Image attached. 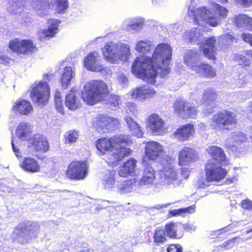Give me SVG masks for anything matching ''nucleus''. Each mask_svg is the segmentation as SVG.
Returning <instances> with one entry per match:
<instances>
[{"label":"nucleus","mask_w":252,"mask_h":252,"mask_svg":"<svg viewBox=\"0 0 252 252\" xmlns=\"http://www.w3.org/2000/svg\"><path fill=\"white\" fill-rule=\"evenodd\" d=\"M171 57L170 46L164 43L158 44L152 57L140 56L135 59L131 65V71L137 77L154 85L158 75L157 69H160L159 75L161 77L169 73V64Z\"/></svg>","instance_id":"f257e3e1"},{"label":"nucleus","mask_w":252,"mask_h":252,"mask_svg":"<svg viewBox=\"0 0 252 252\" xmlns=\"http://www.w3.org/2000/svg\"><path fill=\"white\" fill-rule=\"evenodd\" d=\"M130 142L128 135H115L110 137H104L98 139L95 142L97 150L104 155L109 151L112 154L108 158V163L117 165L123 158L130 155L132 151L126 147Z\"/></svg>","instance_id":"f03ea898"},{"label":"nucleus","mask_w":252,"mask_h":252,"mask_svg":"<svg viewBox=\"0 0 252 252\" xmlns=\"http://www.w3.org/2000/svg\"><path fill=\"white\" fill-rule=\"evenodd\" d=\"M107 99L106 104L110 108L118 107L121 103L120 97L114 94H109L107 84L100 80H93L84 86L81 98L87 104L93 105Z\"/></svg>","instance_id":"7ed1b4c3"},{"label":"nucleus","mask_w":252,"mask_h":252,"mask_svg":"<svg viewBox=\"0 0 252 252\" xmlns=\"http://www.w3.org/2000/svg\"><path fill=\"white\" fill-rule=\"evenodd\" d=\"M211 126L216 131H229L237 126L236 114L227 109L219 111L211 118Z\"/></svg>","instance_id":"20e7f679"},{"label":"nucleus","mask_w":252,"mask_h":252,"mask_svg":"<svg viewBox=\"0 0 252 252\" xmlns=\"http://www.w3.org/2000/svg\"><path fill=\"white\" fill-rule=\"evenodd\" d=\"M88 168L86 160H73L68 165L65 175L71 180H83L87 175Z\"/></svg>","instance_id":"39448f33"},{"label":"nucleus","mask_w":252,"mask_h":252,"mask_svg":"<svg viewBox=\"0 0 252 252\" xmlns=\"http://www.w3.org/2000/svg\"><path fill=\"white\" fill-rule=\"evenodd\" d=\"M8 47L17 55H32L38 50L36 44L30 39L15 38L9 41Z\"/></svg>","instance_id":"423d86ee"},{"label":"nucleus","mask_w":252,"mask_h":252,"mask_svg":"<svg viewBox=\"0 0 252 252\" xmlns=\"http://www.w3.org/2000/svg\"><path fill=\"white\" fill-rule=\"evenodd\" d=\"M120 124L119 119L104 114L98 115L92 121L93 126L103 133H109L115 130L120 126Z\"/></svg>","instance_id":"0eeeda50"},{"label":"nucleus","mask_w":252,"mask_h":252,"mask_svg":"<svg viewBox=\"0 0 252 252\" xmlns=\"http://www.w3.org/2000/svg\"><path fill=\"white\" fill-rule=\"evenodd\" d=\"M205 179L208 182H219L223 180L227 174L226 170L211 160H208L205 166Z\"/></svg>","instance_id":"6e6552de"},{"label":"nucleus","mask_w":252,"mask_h":252,"mask_svg":"<svg viewBox=\"0 0 252 252\" xmlns=\"http://www.w3.org/2000/svg\"><path fill=\"white\" fill-rule=\"evenodd\" d=\"M50 96V87L45 81H40L31 92V99L38 105L46 104Z\"/></svg>","instance_id":"1a4fd4ad"},{"label":"nucleus","mask_w":252,"mask_h":252,"mask_svg":"<svg viewBox=\"0 0 252 252\" xmlns=\"http://www.w3.org/2000/svg\"><path fill=\"white\" fill-rule=\"evenodd\" d=\"M28 147L34 152L40 153H46L50 150L46 137L40 134H34L28 140Z\"/></svg>","instance_id":"9d476101"},{"label":"nucleus","mask_w":252,"mask_h":252,"mask_svg":"<svg viewBox=\"0 0 252 252\" xmlns=\"http://www.w3.org/2000/svg\"><path fill=\"white\" fill-rule=\"evenodd\" d=\"M146 127L154 134L160 135L166 129L165 121L158 115L153 113L150 115L146 119Z\"/></svg>","instance_id":"9b49d317"},{"label":"nucleus","mask_w":252,"mask_h":252,"mask_svg":"<svg viewBox=\"0 0 252 252\" xmlns=\"http://www.w3.org/2000/svg\"><path fill=\"white\" fill-rule=\"evenodd\" d=\"M144 143L145 156L149 160H156L165 153L163 146L157 141H149Z\"/></svg>","instance_id":"f8f14e48"},{"label":"nucleus","mask_w":252,"mask_h":252,"mask_svg":"<svg viewBox=\"0 0 252 252\" xmlns=\"http://www.w3.org/2000/svg\"><path fill=\"white\" fill-rule=\"evenodd\" d=\"M190 69L203 78L212 79L217 76L216 69L206 63H193Z\"/></svg>","instance_id":"ddd939ff"},{"label":"nucleus","mask_w":252,"mask_h":252,"mask_svg":"<svg viewBox=\"0 0 252 252\" xmlns=\"http://www.w3.org/2000/svg\"><path fill=\"white\" fill-rule=\"evenodd\" d=\"M198 159V154L195 150L189 147L185 146L179 152L178 163L180 166L189 165Z\"/></svg>","instance_id":"4468645a"},{"label":"nucleus","mask_w":252,"mask_h":252,"mask_svg":"<svg viewBox=\"0 0 252 252\" xmlns=\"http://www.w3.org/2000/svg\"><path fill=\"white\" fill-rule=\"evenodd\" d=\"M174 160V158L169 155L163 156L160 159L162 174L165 178L171 180H176L177 179V173L173 167Z\"/></svg>","instance_id":"2eb2a0df"},{"label":"nucleus","mask_w":252,"mask_h":252,"mask_svg":"<svg viewBox=\"0 0 252 252\" xmlns=\"http://www.w3.org/2000/svg\"><path fill=\"white\" fill-rule=\"evenodd\" d=\"M195 132L193 125L189 123L179 126L173 133V135L179 141H186L192 136Z\"/></svg>","instance_id":"dca6fc26"},{"label":"nucleus","mask_w":252,"mask_h":252,"mask_svg":"<svg viewBox=\"0 0 252 252\" xmlns=\"http://www.w3.org/2000/svg\"><path fill=\"white\" fill-rule=\"evenodd\" d=\"M98 54L95 52H92L87 55L84 58V65L90 71L94 72L101 71L103 67L98 62Z\"/></svg>","instance_id":"f3484780"},{"label":"nucleus","mask_w":252,"mask_h":252,"mask_svg":"<svg viewBox=\"0 0 252 252\" xmlns=\"http://www.w3.org/2000/svg\"><path fill=\"white\" fill-rule=\"evenodd\" d=\"M157 93L154 89L143 85L133 90L131 96L142 101L154 97Z\"/></svg>","instance_id":"a211bd4d"},{"label":"nucleus","mask_w":252,"mask_h":252,"mask_svg":"<svg viewBox=\"0 0 252 252\" xmlns=\"http://www.w3.org/2000/svg\"><path fill=\"white\" fill-rule=\"evenodd\" d=\"M137 162V160L133 158H128L119 166L118 170V175L123 178L131 176L135 172Z\"/></svg>","instance_id":"6ab92c4d"},{"label":"nucleus","mask_w":252,"mask_h":252,"mask_svg":"<svg viewBox=\"0 0 252 252\" xmlns=\"http://www.w3.org/2000/svg\"><path fill=\"white\" fill-rule=\"evenodd\" d=\"M20 167L25 171L31 173L38 172L40 170L38 161L31 157H24L21 162Z\"/></svg>","instance_id":"aec40b11"},{"label":"nucleus","mask_w":252,"mask_h":252,"mask_svg":"<svg viewBox=\"0 0 252 252\" xmlns=\"http://www.w3.org/2000/svg\"><path fill=\"white\" fill-rule=\"evenodd\" d=\"M163 229L167 237L170 239H179L184 235L183 231L179 230L178 223L174 221L167 222Z\"/></svg>","instance_id":"412c9836"},{"label":"nucleus","mask_w":252,"mask_h":252,"mask_svg":"<svg viewBox=\"0 0 252 252\" xmlns=\"http://www.w3.org/2000/svg\"><path fill=\"white\" fill-rule=\"evenodd\" d=\"M12 109L15 113L28 115L33 110V107L30 101L20 99L14 103Z\"/></svg>","instance_id":"4be33fe9"},{"label":"nucleus","mask_w":252,"mask_h":252,"mask_svg":"<svg viewBox=\"0 0 252 252\" xmlns=\"http://www.w3.org/2000/svg\"><path fill=\"white\" fill-rule=\"evenodd\" d=\"M206 151L212 158L220 164H221L226 160L224 151L220 147L211 145L207 148Z\"/></svg>","instance_id":"5701e85b"},{"label":"nucleus","mask_w":252,"mask_h":252,"mask_svg":"<svg viewBox=\"0 0 252 252\" xmlns=\"http://www.w3.org/2000/svg\"><path fill=\"white\" fill-rule=\"evenodd\" d=\"M216 42L215 37H210L205 40L203 43V52L208 60L215 61L216 60Z\"/></svg>","instance_id":"b1692460"},{"label":"nucleus","mask_w":252,"mask_h":252,"mask_svg":"<svg viewBox=\"0 0 252 252\" xmlns=\"http://www.w3.org/2000/svg\"><path fill=\"white\" fill-rule=\"evenodd\" d=\"M232 22L238 28L246 27L252 31V18L246 14L240 13L235 15Z\"/></svg>","instance_id":"393cba45"},{"label":"nucleus","mask_w":252,"mask_h":252,"mask_svg":"<svg viewBox=\"0 0 252 252\" xmlns=\"http://www.w3.org/2000/svg\"><path fill=\"white\" fill-rule=\"evenodd\" d=\"M103 56L111 62H114L119 58L118 48L117 46L106 43L102 49Z\"/></svg>","instance_id":"a878e982"},{"label":"nucleus","mask_w":252,"mask_h":252,"mask_svg":"<svg viewBox=\"0 0 252 252\" xmlns=\"http://www.w3.org/2000/svg\"><path fill=\"white\" fill-rule=\"evenodd\" d=\"M153 243L155 246H159L167 241V237L162 227H158L153 234Z\"/></svg>","instance_id":"bb28decb"},{"label":"nucleus","mask_w":252,"mask_h":252,"mask_svg":"<svg viewBox=\"0 0 252 252\" xmlns=\"http://www.w3.org/2000/svg\"><path fill=\"white\" fill-rule=\"evenodd\" d=\"M155 179V171L153 167L147 165L144 169L143 175L140 180V184L149 185L152 184Z\"/></svg>","instance_id":"cd10ccee"},{"label":"nucleus","mask_w":252,"mask_h":252,"mask_svg":"<svg viewBox=\"0 0 252 252\" xmlns=\"http://www.w3.org/2000/svg\"><path fill=\"white\" fill-rule=\"evenodd\" d=\"M218 97L217 92L212 88L205 90L202 96V100L203 103L208 105L216 104Z\"/></svg>","instance_id":"c85d7f7f"},{"label":"nucleus","mask_w":252,"mask_h":252,"mask_svg":"<svg viewBox=\"0 0 252 252\" xmlns=\"http://www.w3.org/2000/svg\"><path fill=\"white\" fill-rule=\"evenodd\" d=\"M245 54L246 56L240 54L236 55L234 59L242 67L250 65V59L252 60V50H245Z\"/></svg>","instance_id":"c756f323"},{"label":"nucleus","mask_w":252,"mask_h":252,"mask_svg":"<svg viewBox=\"0 0 252 252\" xmlns=\"http://www.w3.org/2000/svg\"><path fill=\"white\" fill-rule=\"evenodd\" d=\"M65 104L71 110H75L79 107V103L77 101L75 92L72 90H71L66 95Z\"/></svg>","instance_id":"7c9ffc66"},{"label":"nucleus","mask_w":252,"mask_h":252,"mask_svg":"<svg viewBox=\"0 0 252 252\" xmlns=\"http://www.w3.org/2000/svg\"><path fill=\"white\" fill-rule=\"evenodd\" d=\"M125 121L129 129L132 131V133L138 137H141L143 135V132L139 125L133 119L128 116L125 117Z\"/></svg>","instance_id":"2f4dec72"},{"label":"nucleus","mask_w":252,"mask_h":252,"mask_svg":"<svg viewBox=\"0 0 252 252\" xmlns=\"http://www.w3.org/2000/svg\"><path fill=\"white\" fill-rule=\"evenodd\" d=\"M73 72L71 67L66 66L64 67L63 72L60 79V83L64 89L67 88L73 77Z\"/></svg>","instance_id":"473e14b6"},{"label":"nucleus","mask_w":252,"mask_h":252,"mask_svg":"<svg viewBox=\"0 0 252 252\" xmlns=\"http://www.w3.org/2000/svg\"><path fill=\"white\" fill-rule=\"evenodd\" d=\"M50 25L47 29H44L42 31L44 38H52L57 33L58 30V25L57 20H50Z\"/></svg>","instance_id":"72a5a7b5"},{"label":"nucleus","mask_w":252,"mask_h":252,"mask_svg":"<svg viewBox=\"0 0 252 252\" xmlns=\"http://www.w3.org/2000/svg\"><path fill=\"white\" fill-rule=\"evenodd\" d=\"M188 103L182 99H176L173 105L174 113L178 116H183Z\"/></svg>","instance_id":"f704fd0d"},{"label":"nucleus","mask_w":252,"mask_h":252,"mask_svg":"<svg viewBox=\"0 0 252 252\" xmlns=\"http://www.w3.org/2000/svg\"><path fill=\"white\" fill-rule=\"evenodd\" d=\"M154 48V46L152 45L151 42L149 40H140L137 42L135 46V50L139 52L147 53L152 51Z\"/></svg>","instance_id":"c9c22d12"},{"label":"nucleus","mask_w":252,"mask_h":252,"mask_svg":"<svg viewBox=\"0 0 252 252\" xmlns=\"http://www.w3.org/2000/svg\"><path fill=\"white\" fill-rule=\"evenodd\" d=\"M195 208V205H193L184 208L171 210L169 211L168 217H172L181 215L192 214L194 212Z\"/></svg>","instance_id":"e433bc0d"},{"label":"nucleus","mask_w":252,"mask_h":252,"mask_svg":"<svg viewBox=\"0 0 252 252\" xmlns=\"http://www.w3.org/2000/svg\"><path fill=\"white\" fill-rule=\"evenodd\" d=\"M197 107L192 106L189 102L182 117L187 118H195L197 115Z\"/></svg>","instance_id":"4c0bfd02"},{"label":"nucleus","mask_w":252,"mask_h":252,"mask_svg":"<svg viewBox=\"0 0 252 252\" xmlns=\"http://www.w3.org/2000/svg\"><path fill=\"white\" fill-rule=\"evenodd\" d=\"M213 6L215 9V12L220 19H224L227 17L228 11L226 8L217 3H215Z\"/></svg>","instance_id":"58836bf2"},{"label":"nucleus","mask_w":252,"mask_h":252,"mask_svg":"<svg viewBox=\"0 0 252 252\" xmlns=\"http://www.w3.org/2000/svg\"><path fill=\"white\" fill-rule=\"evenodd\" d=\"M78 136V134L77 131L73 130H69L67 134L64 136L65 143L70 144L75 142Z\"/></svg>","instance_id":"ea45409f"},{"label":"nucleus","mask_w":252,"mask_h":252,"mask_svg":"<svg viewBox=\"0 0 252 252\" xmlns=\"http://www.w3.org/2000/svg\"><path fill=\"white\" fill-rule=\"evenodd\" d=\"M239 238L240 237L239 236L233 237L220 245L219 247L220 248H223L224 250H228L234 246L236 240L239 239Z\"/></svg>","instance_id":"a19ab883"},{"label":"nucleus","mask_w":252,"mask_h":252,"mask_svg":"<svg viewBox=\"0 0 252 252\" xmlns=\"http://www.w3.org/2000/svg\"><path fill=\"white\" fill-rule=\"evenodd\" d=\"M115 171L111 170L105 175L104 181L107 185H113L115 182Z\"/></svg>","instance_id":"79ce46f5"},{"label":"nucleus","mask_w":252,"mask_h":252,"mask_svg":"<svg viewBox=\"0 0 252 252\" xmlns=\"http://www.w3.org/2000/svg\"><path fill=\"white\" fill-rule=\"evenodd\" d=\"M57 11L58 13H60L68 7L67 0H57Z\"/></svg>","instance_id":"37998d69"},{"label":"nucleus","mask_w":252,"mask_h":252,"mask_svg":"<svg viewBox=\"0 0 252 252\" xmlns=\"http://www.w3.org/2000/svg\"><path fill=\"white\" fill-rule=\"evenodd\" d=\"M167 252H183V248L179 244H170L167 246Z\"/></svg>","instance_id":"c03bdc74"},{"label":"nucleus","mask_w":252,"mask_h":252,"mask_svg":"<svg viewBox=\"0 0 252 252\" xmlns=\"http://www.w3.org/2000/svg\"><path fill=\"white\" fill-rule=\"evenodd\" d=\"M33 1L43 9H49L51 5L49 0H33Z\"/></svg>","instance_id":"a18cd8bd"},{"label":"nucleus","mask_w":252,"mask_h":252,"mask_svg":"<svg viewBox=\"0 0 252 252\" xmlns=\"http://www.w3.org/2000/svg\"><path fill=\"white\" fill-rule=\"evenodd\" d=\"M222 40L227 44H230L236 41V39L231 33H226L221 36Z\"/></svg>","instance_id":"49530a36"},{"label":"nucleus","mask_w":252,"mask_h":252,"mask_svg":"<svg viewBox=\"0 0 252 252\" xmlns=\"http://www.w3.org/2000/svg\"><path fill=\"white\" fill-rule=\"evenodd\" d=\"M197 55L198 53L196 51H193L192 50H189L185 56L184 59L185 63L188 64V63H189L192 60V59L196 58Z\"/></svg>","instance_id":"de8ad7c7"},{"label":"nucleus","mask_w":252,"mask_h":252,"mask_svg":"<svg viewBox=\"0 0 252 252\" xmlns=\"http://www.w3.org/2000/svg\"><path fill=\"white\" fill-rule=\"evenodd\" d=\"M55 105L56 109L60 112H63V107L61 96H56L55 97Z\"/></svg>","instance_id":"09e8293b"},{"label":"nucleus","mask_w":252,"mask_h":252,"mask_svg":"<svg viewBox=\"0 0 252 252\" xmlns=\"http://www.w3.org/2000/svg\"><path fill=\"white\" fill-rule=\"evenodd\" d=\"M240 205L245 210H252V201L248 198L243 200Z\"/></svg>","instance_id":"8fccbe9b"},{"label":"nucleus","mask_w":252,"mask_h":252,"mask_svg":"<svg viewBox=\"0 0 252 252\" xmlns=\"http://www.w3.org/2000/svg\"><path fill=\"white\" fill-rule=\"evenodd\" d=\"M234 2L243 7H248L252 4V0H233Z\"/></svg>","instance_id":"3c124183"},{"label":"nucleus","mask_w":252,"mask_h":252,"mask_svg":"<svg viewBox=\"0 0 252 252\" xmlns=\"http://www.w3.org/2000/svg\"><path fill=\"white\" fill-rule=\"evenodd\" d=\"M128 110L133 114L137 113V106L133 102H129L127 105Z\"/></svg>","instance_id":"603ef678"},{"label":"nucleus","mask_w":252,"mask_h":252,"mask_svg":"<svg viewBox=\"0 0 252 252\" xmlns=\"http://www.w3.org/2000/svg\"><path fill=\"white\" fill-rule=\"evenodd\" d=\"M242 37L244 41L249 43L252 46V34L250 33H243L242 34Z\"/></svg>","instance_id":"864d4df0"},{"label":"nucleus","mask_w":252,"mask_h":252,"mask_svg":"<svg viewBox=\"0 0 252 252\" xmlns=\"http://www.w3.org/2000/svg\"><path fill=\"white\" fill-rule=\"evenodd\" d=\"M207 23L213 27H216L218 25L217 18L214 16H211L208 18Z\"/></svg>","instance_id":"5fc2aeb1"},{"label":"nucleus","mask_w":252,"mask_h":252,"mask_svg":"<svg viewBox=\"0 0 252 252\" xmlns=\"http://www.w3.org/2000/svg\"><path fill=\"white\" fill-rule=\"evenodd\" d=\"M20 225H22L23 228L26 229L27 228H31V229H29L28 231L31 230H34L35 228V226L33 225L32 223L29 222V221L24 222L23 223H20Z\"/></svg>","instance_id":"6e6d98bb"},{"label":"nucleus","mask_w":252,"mask_h":252,"mask_svg":"<svg viewBox=\"0 0 252 252\" xmlns=\"http://www.w3.org/2000/svg\"><path fill=\"white\" fill-rule=\"evenodd\" d=\"M143 23L141 22H136L130 25V27L132 30H139L142 28Z\"/></svg>","instance_id":"4d7b16f0"},{"label":"nucleus","mask_w":252,"mask_h":252,"mask_svg":"<svg viewBox=\"0 0 252 252\" xmlns=\"http://www.w3.org/2000/svg\"><path fill=\"white\" fill-rule=\"evenodd\" d=\"M181 175H182L183 177L186 179H187L189 176V170L188 168L183 167L181 169Z\"/></svg>","instance_id":"13d9d810"},{"label":"nucleus","mask_w":252,"mask_h":252,"mask_svg":"<svg viewBox=\"0 0 252 252\" xmlns=\"http://www.w3.org/2000/svg\"><path fill=\"white\" fill-rule=\"evenodd\" d=\"M11 145L14 152L15 153L16 156L18 157V154L20 153V149L15 145V143L13 140H12Z\"/></svg>","instance_id":"bf43d9fd"},{"label":"nucleus","mask_w":252,"mask_h":252,"mask_svg":"<svg viewBox=\"0 0 252 252\" xmlns=\"http://www.w3.org/2000/svg\"><path fill=\"white\" fill-rule=\"evenodd\" d=\"M216 233V235H217V237L220 239V240H218V241H221L226 238V237L222 236V235L223 234V233L222 230L218 231Z\"/></svg>","instance_id":"052dcab7"},{"label":"nucleus","mask_w":252,"mask_h":252,"mask_svg":"<svg viewBox=\"0 0 252 252\" xmlns=\"http://www.w3.org/2000/svg\"><path fill=\"white\" fill-rule=\"evenodd\" d=\"M198 184L199 187L201 188H204L206 186V185H205L202 182L201 180H199L198 181Z\"/></svg>","instance_id":"680f3d73"},{"label":"nucleus","mask_w":252,"mask_h":252,"mask_svg":"<svg viewBox=\"0 0 252 252\" xmlns=\"http://www.w3.org/2000/svg\"><path fill=\"white\" fill-rule=\"evenodd\" d=\"M193 21L196 25H199V21L196 17H194Z\"/></svg>","instance_id":"e2e57ef3"},{"label":"nucleus","mask_w":252,"mask_h":252,"mask_svg":"<svg viewBox=\"0 0 252 252\" xmlns=\"http://www.w3.org/2000/svg\"><path fill=\"white\" fill-rule=\"evenodd\" d=\"M233 180L234 178L227 179L226 182L229 183H233Z\"/></svg>","instance_id":"0e129e2a"},{"label":"nucleus","mask_w":252,"mask_h":252,"mask_svg":"<svg viewBox=\"0 0 252 252\" xmlns=\"http://www.w3.org/2000/svg\"><path fill=\"white\" fill-rule=\"evenodd\" d=\"M251 232H252V228L247 230L246 231V234H248V233H250Z\"/></svg>","instance_id":"69168bd1"},{"label":"nucleus","mask_w":252,"mask_h":252,"mask_svg":"<svg viewBox=\"0 0 252 252\" xmlns=\"http://www.w3.org/2000/svg\"><path fill=\"white\" fill-rule=\"evenodd\" d=\"M221 2L222 3H224V2H228V0H220Z\"/></svg>","instance_id":"338daca9"},{"label":"nucleus","mask_w":252,"mask_h":252,"mask_svg":"<svg viewBox=\"0 0 252 252\" xmlns=\"http://www.w3.org/2000/svg\"><path fill=\"white\" fill-rule=\"evenodd\" d=\"M25 136V134H23V133H22V134H21L20 135V137H23V136Z\"/></svg>","instance_id":"774afa93"}]
</instances>
